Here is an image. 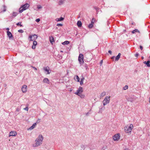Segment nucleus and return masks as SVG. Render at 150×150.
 <instances>
[{
	"label": "nucleus",
	"instance_id": "19",
	"mask_svg": "<svg viewBox=\"0 0 150 150\" xmlns=\"http://www.w3.org/2000/svg\"><path fill=\"white\" fill-rule=\"evenodd\" d=\"M121 55V54L120 53H119L118 55L115 58V60L117 61L120 59V56Z\"/></svg>",
	"mask_w": 150,
	"mask_h": 150
},
{
	"label": "nucleus",
	"instance_id": "20",
	"mask_svg": "<svg viewBox=\"0 0 150 150\" xmlns=\"http://www.w3.org/2000/svg\"><path fill=\"white\" fill-rule=\"evenodd\" d=\"M94 22H91V23L89 24L88 26V27L89 28H93Z\"/></svg>",
	"mask_w": 150,
	"mask_h": 150
},
{
	"label": "nucleus",
	"instance_id": "3",
	"mask_svg": "<svg viewBox=\"0 0 150 150\" xmlns=\"http://www.w3.org/2000/svg\"><path fill=\"white\" fill-rule=\"evenodd\" d=\"M133 127V125L132 124H131L129 126H126L125 127V132L127 133L131 132Z\"/></svg>",
	"mask_w": 150,
	"mask_h": 150
},
{
	"label": "nucleus",
	"instance_id": "32",
	"mask_svg": "<svg viewBox=\"0 0 150 150\" xmlns=\"http://www.w3.org/2000/svg\"><path fill=\"white\" fill-rule=\"evenodd\" d=\"M18 32L20 33H23V30L20 29L18 30Z\"/></svg>",
	"mask_w": 150,
	"mask_h": 150
},
{
	"label": "nucleus",
	"instance_id": "35",
	"mask_svg": "<svg viewBox=\"0 0 150 150\" xmlns=\"http://www.w3.org/2000/svg\"><path fill=\"white\" fill-rule=\"evenodd\" d=\"M24 110H26L27 111H28V107H26L25 108H24Z\"/></svg>",
	"mask_w": 150,
	"mask_h": 150
},
{
	"label": "nucleus",
	"instance_id": "11",
	"mask_svg": "<svg viewBox=\"0 0 150 150\" xmlns=\"http://www.w3.org/2000/svg\"><path fill=\"white\" fill-rule=\"evenodd\" d=\"M17 133L15 131H12L10 132L9 136H15L16 135Z\"/></svg>",
	"mask_w": 150,
	"mask_h": 150
},
{
	"label": "nucleus",
	"instance_id": "31",
	"mask_svg": "<svg viewBox=\"0 0 150 150\" xmlns=\"http://www.w3.org/2000/svg\"><path fill=\"white\" fill-rule=\"evenodd\" d=\"M20 110H21L20 108L18 107L16 110V112H19Z\"/></svg>",
	"mask_w": 150,
	"mask_h": 150
},
{
	"label": "nucleus",
	"instance_id": "36",
	"mask_svg": "<svg viewBox=\"0 0 150 150\" xmlns=\"http://www.w3.org/2000/svg\"><path fill=\"white\" fill-rule=\"evenodd\" d=\"M83 81L81 80L80 81H79L80 82V84L81 85H82L83 84Z\"/></svg>",
	"mask_w": 150,
	"mask_h": 150
},
{
	"label": "nucleus",
	"instance_id": "47",
	"mask_svg": "<svg viewBox=\"0 0 150 150\" xmlns=\"http://www.w3.org/2000/svg\"><path fill=\"white\" fill-rule=\"evenodd\" d=\"M140 49L142 50L143 49V47L142 46L140 45L139 47Z\"/></svg>",
	"mask_w": 150,
	"mask_h": 150
},
{
	"label": "nucleus",
	"instance_id": "54",
	"mask_svg": "<svg viewBox=\"0 0 150 150\" xmlns=\"http://www.w3.org/2000/svg\"><path fill=\"white\" fill-rule=\"evenodd\" d=\"M114 57H112L111 59H113Z\"/></svg>",
	"mask_w": 150,
	"mask_h": 150
},
{
	"label": "nucleus",
	"instance_id": "27",
	"mask_svg": "<svg viewBox=\"0 0 150 150\" xmlns=\"http://www.w3.org/2000/svg\"><path fill=\"white\" fill-rule=\"evenodd\" d=\"M64 0H60L59 1V5H61L64 3Z\"/></svg>",
	"mask_w": 150,
	"mask_h": 150
},
{
	"label": "nucleus",
	"instance_id": "6",
	"mask_svg": "<svg viewBox=\"0 0 150 150\" xmlns=\"http://www.w3.org/2000/svg\"><path fill=\"white\" fill-rule=\"evenodd\" d=\"M83 59V54H80L78 58V60L80 64L83 63L84 61Z\"/></svg>",
	"mask_w": 150,
	"mask_h": 150
},
{
	"label": "nucleus",
	"instance_id": "37",
	"mask_svg": "<svg viewBox=\"0 0 150 150\" xmlns=\"http://www.w3.org/2000/svg\"><path fill=\"white\" fill-rule=\"evenodd\" d=\"M43 82L44 83H46L47 82V78H45L44 79Z\"/></svg>",
	"mask_w": 150,
	"mask_h": 150
},
{
	"label": "nucleus",
	"instance_id": "58",
	"mask_svg": "<svg viewBox=\"0 0 150 150\" xmlns=\"http://www.w3.org/2000/svg\"><path fill=\"white\" fill-rule=\"evenodd\" d=\"M71 90H70V91H71Z\"/></svg>",
	"mask_w": 150,
	"mask_h": 150
},
{
	"label": "nucleus",
	"instance_id": "43",
	"mask_svg": "<svg viewBox=\"0 0 150 150\" xmlns=\"http://www.w3.org/2000/svg\"><path fill=\"white\" fill-rule=\"evenodd\" d=\"M44 70L45 71H47V67H45L44 68Z\"/></svg>",
	"mask_w": 150,
	"mask_h": 150
},
{
	"label": "nucleus",
	"instance_id": "53",
	"mask_svg": "<svg viewBox=\"0 0 150 150\" xmlns=\"http://www.w3.org/2000/svg\"><path fill=\"white\" fill-rule=\"evenodd\" d=\"M88 114H89L88 112H87V113H86V115H88Z\"/></svg>",
	"mask_w": 150,
	"mask_h": 150
},
{
	"label": "nucleus",
	"instance_id": "33",
	"mask_svg": "<svg viewBox=\"0 0 150 150\" xmlns=\"http://www.w3.org/2000/svg\"><path fill=\"white\" fill-rule=\"evenodd\" d=\"M57 26H62V24L60 23H57Z\"/></svg>",
	"mask_w": 150,
	"mask_h": 150
},
{
	"label": "nucleus",
	"instance_id": "45",
	"mask_svg": "<svg viewBox=\"0 0 150 150\" xmlns=\"http://www.w3.org/2000/svg\"><path fill=\"white\" fill-rule=\"evenodd\" d=\"M139 54L138 53H136L135 54V56L136 57H137L138 56Z\"/></svg>",
	"mask_w": 150,
	"mask_h": 150
},
{
	"label": "nucleus",
	"instance_id": "52",
	"mask_svg": "<svg viewBox=\"0 0 150 150\" xmlns=\"http://www.w3.org/2000/svg\"><path fill=\"white\" fill-rule=\"evenodd\" d=\"M40 121V119L38 120L37 121V122H39Z\"/></svg>",
	"mask_w": 150,
	"mask_h": 150
},
{
	"label": "nucleus",
	"instance_id": "46",
	"mask_svg": "<svg viewBox=\"0 0 150 150\" xmlns=\"http://www.w3.org/2000/svg\"><path fill=\"white\" fill-rule=\"evenodd\" d=\"M95 21V19L94 18H93L92 19V21L91 22H94Z\"/></svg>",
	"mask_w": 150,
	"mask_h": 150
},
{
	"label": "nucleus",
	"instance_id": "18",
	"mask_svg": "<svg viewBox=\"0 0 150 150\" xmlns=\"http://www.w3.org/2000/svg\"><path fill=\"white\" fill-rule=\"evenodd\" d=\"M64 19V18L62 17H61L59 18H57L56 19V21H63Z\"/></svg>",
	"mask_w": 150,
	"mask_h": 150
},
{
	"label": "nucleus",
	"instance_id": "8",
	"mask_svg": "<svg viewBox=\"0 0 150 150\" xmlns=\"http://www.w3.org/2000/svg\"><path fill=\"white\" fill-rule=\"evenodd\" d=\"M120 134H116L113 136V139L114 141H118L120 138Z\"/></svg>",
	"mask_w": 150,
	"mask_h": 150
},
{
	"label": "nucleus",
	"instance_id": "49",
	"mask_svg": "<svg viewBox=\"0 0 150 150\" xmlns=\"http://www.w3.org/2000/svg\"><path fill=\"white\" fill-rule=\"evenodd\" d=\"M108 52L110 53V54H111L112 53V51L111 50H109Z\"/></svg>",
	"mask_w": 150,
	"mask_h": 150
},
{
	"label": "nucleus",
	"instance_id": "13",
	"mask_svg": "<svg viewBox=\"0 0 150 150\" xmlns=\"http://www.w3.org/2000/svg\"><path fill=\"white\" fill-rule=\"evenodd\" d=\"M49 38L50 42L52 44H53V42H54L53 37L52 36H50L49 37Z\"/></svg>",
	"mask_w": 150,
	"mask_h": 150
},
{
	"label": "nucleus",
	"instance_id": "50",
	"mask_svg": "<svg viewBox=\"0 0 150 150\" xmlns=\"http://www.w3.org/2000/svg\"><path fill=\"white\" fill-rule=\"evenodd\" d=\"M124 150H130V149L128 148H125V149Z\"/></svg>",
	"mask_w": 150,
	"mask_h": 150
},
{
	"label": "nucleus",
	"instance_id": "26",
	"mask_svg": "<svg viewBox=\"0 0 150 150\" xmlns=\"http://www.w3.org/2000/svg\"><path fill=\"white\" fill-rule=\"evenodd\" d=\"M106 95V92L105 91L103 92L100 94V97H103L104 96Z\"/></svg>",
	"mask_w": 150,
	"mask_h": 150
},
{
	"label": "nucleus",
	"instance_id": "38",
	"mask_svg": "<svg viewBox=\"0 0 150 150\" xmlns=\"http://www.w3.org/2000/svg\"><path fill=\"white\" fill-rule=\"evenodd\" d=\"M40 21V19L39 18H37L36 19L35 21L37 22H38Z\"/></svg>",
	"mask_w": 150,
	"mask_h": 150
},
{
	"label": "nucleus",
	"instance_id": "42",
	"mask_svg": "<svg viewBox=\"0 0 150 150\" xmlns=\"http://www.w3.org/2000/svg\"><path fill=\"white\" fill-rule=\"evenodd\" d=\"M32 67L35 70H37V69L35 67H33V66H32Z\"/></svg>",
	"mask_w": 150,
	"mask_h": 150
},
{
	"label": "nucleus",
	"instance_id": "2",
	"mask_svg": "<svg viewBox=\"0 0 150 150\" xmlns=\"http://www.w3.org/2000/svg\"><path fill=\"white\" fill-rule=\"evenodd\" d=\"M29 7V5L28 3L22 5L19 9L20 13H22L24 11L28 9Z\"/></svg>",
	"mask_w": 150,
	"mask_h": 150
},
{
	"label": "nucleus",
	"instance_id": "28",
	"mask_svg": "<svg viewBox=\"0 0 150 150\" xmlns=\"http://www.w3.org/2000/svg\"><path fill=\"white\" fill-rule=\"evenodd\" d=\"M128 86L127 85H125V86H124L123 88V90H126L128 88Z\"/></svg>",
	"mask_w": 150,
	"mask_h": 150
},
{
	"label": "nucleus",
	"instance_id": "24",
	"mask_svg": "<svg viewBox=\"0 0 150 150\" xmlns=\"http://www.w3.org/2000/svg\"><path fill=\"white\" fill-rule=\"evenodd\" d=\"M132 33H133V34L136 32H138L139 33H140L139 31L137 29H135L133 30L132 31Z\"/></svg>",
	"mask_w": 150,
	"mask_h": 150
},
{
	"label": "nucleus",
	"instance_id": "21",
	"mask_svg": "<svg viewBox=\"0 0 150 150\" xmlns=\"http://www.w3.org/2000/svg\"><path fill=\"white\" fill-rule=\"evenodd\" d=\"M127 100L128 101H130L132 102L134 100V98L131 97L129 98L128 99H127Z\"/></svg>",
	"mask_w": 150,
	"mask_h": 150
},
{
	"label": "nucleus",
	"instance_id": "39",
	"mask_svg": "<svg viewBox=\"0 0 150 150\" xmlns=\"http://www.w3.org/2000/svg\"><path fill=\"white\" fill-rule=\"evenodd\" d=\"M42 8V6H40V5H38L37 6V8H38V9H40V8Z\"/></svg>",
	"mask_w": 150,
	"mask_h": 150
},
{
	"label": "nucleus",
	"instance_id": "10",
	"mask_svg": "<svg viewBox=\"0 0 150 150\" xmlns=\"http://www.w3.org/2000/svg\"><path fill=\"white\" fill-rule=\"evenodd\" d=\"M18 14V13H17L14 12L10 14V16H9V17L11 19L15 17Z\"/></svg>",
	"mask_w": 150,
	"mask_h": 150
},
{
	"label": "nucleus",
	"instance_id": "9",
	"mask_svg": "<svg viewBox=\"0 0 150 150\" xmlns=\"http://www.w3.org/2000/svg\"><path fill=\"white\" fill-rule=\"evenodd\" d=\"M27 90V86L25 85H23L21 87V91L23 93H25Z\"/></svg>",
	"mask_w": 150,
	"mask_h": 150
},
{
	"label": "nucleus",
	"instance_id": "16",
	"mask_svg": "<svg viewBox=\"0 0 150 150\" xmlns=\"http://www.w3.org/2000/svg\"><path fill=\"white\" fill-rule=\"evenodd\" d=\"M36 123H34L32 125L31 127H30L28 129V130L29 129V130H31L33 129V128H34L36 126Z\"/></svg>",
	"mask_w": 150,
	"mask_h": 150
},
{
	"label": "nucleus",
	"instance_id": "30",
	"mask_svg": "<svg viewBox=\"0 0 150 150\" xmlns=\"http://www.w3.org/2000/svg\"><path fill=\"white\" fill-rule=\"evenodd\" d=\"M21 23L19 22L16 24L18 26H20L21 27L23 26V25L21 24Z\"/></svg>",
	"mask_w": 150,
	"mask_h": 150
},
{
	"label": "nucleus",
	"instance_id": "48",
	"mask_svg": "<svg viewBox=\"0 0 150 150\" xmlns=\"http://www.w3.org/2000/svg\"><path fill=\"white\" fill-rule=\"evenodd\" d=\"M81 15V13H79V14L78 15V18H80V17Z\"/></svg>",
	"mask_w": 150,
	"mask_h": 150
},
{
	"label": "nucleus",
	"instance_id": "12",
	"mask_svg": "<svg viewBox=\"0 0 150 150\" xmlns=\"http://www.w3.org/2000/svg\"><path fill=\"white\" fill-rule=\"evenodd\" d=\"M6 6L5 5H3L1 8V12H5L6 11Z\"/></svg>",
	"mask_w": 150,
	"mask_h": 150
},
{
	"label": "nucleus",
	"instance_id": "34",
	"mask_svg": "<svg viewBox=\"0 0 150 150\" xmlns=\"http://www.w3.org/2000/svg\"><path fill=\"white\" fill-rule=\"evenodd\" d=\"M51 71L50 70L48 69L47 68V74H50L51 72Z\"/></svg>",
	"mask_w": 150,
	"mask_h": 150
},
{
	"label": "nucleus",
	"instance_id": "7",
	"mask_svg": "<svg viewBox=\"0 0 150 150\" xmlns=\"http://www.w3.org/2000/svg\"><path fill=\"white\" fill-rule=\"evenodd\" d=\"M38 38L37 36L36 35H30L29 36V40L30 41H33Z\"/></svg>",
	"mask_w": 150,
	"mask_h": 150
},
{
	"label": "nucleus",
	"instance_id": "51",
	"mask_svg": "<svg viewBox=\"0 0 150 150\" xmlns=\"http://www.w3.org/2000/svg\"><path fill=\"white\" fill-rule=\"evenodd\" d=\"M6 29L8 30V31L9 30V28H7Z\"/></svg>",
	"mask_w": 150,
	"mask_h": 150
},
{
	"label": "nucleus",
	"instance_id": "22",
	"mask_svg": "<svg viewBox=\"0 0 150 150\" xmlns=\"http://www.w3.org/2000/svg\"><path fill=\"white\" fill-rule=\"evenodd\" d=\"M77 25L79 27H80L82 25V23L81 21H79L77 22Z\"/></svg>",
	"mask_w": 150,
	"mask_h": 150
},
{
	"label": "nucleus",
	"instance_id": "1",
	"mask_svg": "<svg viewBox=\"0 0 150 150\" xmlns=\"http://www.w3.org/2000/svg\"><path fill=\"white\" fill-rule=\"evenodd\" d=\"M43 137L42 135L40 134L38 137L35 140V143L33 144V146L34 147L38 146L42 144Z\"/></svg>",
	"mask_w": 150,
	"mask_h": 150
},
{
	"label": "nucleus",
	"instance_id": "29",
	"mask_svg": "<svg viewBox=\"0 0 150 150\" xmlns=\"http://www.w3.org/2000/svg\"><path fill=\"white\" fill-rule=\"evenodd\" d=\"M78 95L80 96V97L81 98H83L85 97L84 95L83 94H82L81 93V94H79V95Z\"/></svg>",
	"mask_w": 150,
	"mask_h": 150
},
{
	"label": "nucleus",
	"instance_id": "25",
	"mask_svg": "<svg viewBox=\"0 0 150 150\" xmlns=\"http://www.w3.org/2000/svg\"><path fill=\"white\" fill-rule=\"evenodd\" d=\"M69 43V41H66L62 43V44L63 45H68Z\"/></svg>",
	"mask_w": 150,
	"mask_h": 150
},
{
	"label": "nucleus",
	"instance_id": "40",
	"mask_svg": "<svg viewBox=\"0 0 150 150\" xmlns=\"http://www.w3.org/2000/svg\"><path fill=\"white\" fill-rule=\"evenodd\" d=\"M102 108H100V109L98 113H102Z\"/></svg>",
	"mask_w": 150,
	"mask_h": 150
},
{
	"label": "nucleus",
	"instance_id": "4",
	"mask_svg": "<svg viewBox=\"0 0 150 150\" xmlns=\"http://www.w3.org/2000/svg\"><path fill=\"white\" fill-rule=\"evenodd\" d=\"M110 97L106 96L103 101V103L104 105H105L109 102L110 98Z\"/></svg>",
	"mask_w": 150,
	"mask_h": 150
},
{
	"label": "nucleus",
	"instance_id": "17",
	"mask_svg": "<svg viewBox=\"0 0 150 150\" xmlns=\"http://www.w3.org/2000/svg\"><path fill=\"white\" fill-rule=\"evenodd\" d=\"M150 61H148L147 62L145 61L144 62V63L146 64L147 67H150Z\"/></svg>",
	"mask_w": 150,
	"mask_h": 150
},
{
	"label": "nucleus",
	"instance_id": "44",
	"mask_svg": "<svg viewBox=\"0 0 150 150\" xmlns=\"http://www.w3.org/2000/svg\"><path fill=\"white\" fill-rule=\"evenodd\" d=\"M103 62V60H101L100 61V66L102 65V64Z\"/></svg>",
	"mask_w": 150,
	"mask_h": 150
},
{
	"label": "nucleus",
	"instance_id": "41",
	"mask_svg": "<svg viewBox=\"0 0 150 150\" xmlns=\"http://www.w3.org/2000/svg\"><path fill=\"white\" fill-rule=\"evenodd\" d=\"M81 77L82 78H81V80L83 81V80L84 79V78L83 76H81Z\"/></svg>",
	"mask_w": 150,
	"mask_h": 150
},
{
	"label": "nucleus",
	"instance_id": "56",
	"mask_svg": "<svg viewBox=\"0 0 150 150\" xmlns=\"http://www.w3.org/2000/svg\"><path fill=\"white\" fill-rule=\"evenodd\" d=\"M47 82H48V81H49L48 80V79H47Z\"/></svg>",
	"mask_w": 150,
	"mask_h": 150
},
{
	"label": "nucleus",
	"instance_id": "14",
	"mask_svg": "<svg viewBox=\"0 0 150 150\" xmlns=\"http://www.w3.org/2000/svg\"><path fill=\"white\" fill-rule=\"evenodd\" d=\"M33 44V45L32 46V48L34 49L35 48V46L37 44V42L35 41H34Z\"/></svg>",
	"mask_w": 150,
	"mask_h": 150
},
{
	"label": "nucleus",
	"instance_id": "23",
	"mask_svg": "<svg viewBox=\"0 0 150 150\" xmlns=\"http://www.w3.org/2000/svg\"><path fill=\"white\" fill-rule=\"evenodd\" d=\"M74 79L77 81V82H79L80 81V79L78 76H76V77H74Z\"/></svg>",
	"mask_w": 150,
	"mask_h": 150
},
{
	"label": "nucleus",
	"instance_id": "57",
	"mask_svg": "<svg viewBox=\"0 0 150 150\" xmlns=\"http://www.w3.org/2000/svg\"><path fill=\"white\" fill-rule=\"evenodd\" d=\"M61 52H63V51H61Z\"/></svg>",
	"mask_w": 150,
	"mask_h": 150
},
{
	"label": "nucleus",
	"instance_id": "5",
	"mask_svg": "<svg viewBox=\"0 0 150 150\" xmlns=\"http://www.w3.org/2000/svg\"><path fill=\"white\" fill-rule=\"evenodd\" d=\"M83 92V88L80 86L76 91L74 93V94L76 95H79V94H81Z\"/></svg>",
	"mask_w": 150,
	"mask_h": 150
},
{
	"label": "nucleus",
	"instance_id": "55",
	"mask_svg": "<svg viewBox=\"0 0 150 150\" xmlns=\"http://www.w3.org/2000/svg\"><path fill=\"white\" fill-rule=\"evenodd\" d=\"M141 58H142V59H144V57H142Z\"/></svg>",
	"mask_w": 150,
	"mask_h": 150
},
{
	"label": "nucleus",
	"instance_id": "15",
	"mask_svg": "<svg viewBox=\"0 0 150 150\" xmlns=\"http://www.w3.org/2000/svg\"><path fill=\"white\" fill-rule=\"evenodd\" d=\"M7 35L9 38H11L13 37L11 33L9 31H7Z\"/></svg>",
	"mask_w": 150,
	"mask_h": 150
}]
</instances>
